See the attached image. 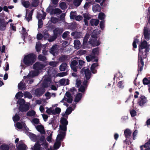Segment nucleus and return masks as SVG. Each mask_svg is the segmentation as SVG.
I'll use <instances>...</instances> for the list:
<instances>
[{
    "label": "nucleus",
    "instance_id": "obj_1",
    "mask_svg": "<svg viewBox=\"0 0 150 150\" xmlns=\"http://www.w3.org/2000/svg\"><path fill=\"white\" fill-rule=\"evenodd\" d=\"M150 45L145 40L141 42L138 45V70L141 71L144 65L143 59L147 58V55L150 50Z\"/></svg>",
    "mask_w": 150,
    "mask_h": 150
},
{
    "label": "nucleus",
    "instance_id": "obj_2",
    "mask_svg": "<svg viewBox=\"0 0 150 150\" xmlns=\"http://www.w3.org/2000/svg\"><path fill=\"white\" fill-rule=\"evenodd\" d=\"M67 115H64L61 119L58 134L53 147L54 150H57L59 148L61 145V142L64 138L67 131V126L68 124V122L67 120Z\"/></svg>",
    "mask_w": 150,
    "mask_h": 150
},
{
    "label": "nucleus",
    "instance_id": "obj_3",
    "mask_svg": "<svg viewBox=\"0 0 150 150\" xmlns=\"http://www.w3.org/2000/svg\"><path fill=\"white\" fill-rule=\"evenodd\" d=\"M81 72L83 73L84 72L85 74V78L82 84H81V82L80 78H78L76 80V86L77 87H79V91L83 93L86 90L87 86L88 80L91 77V73L88 69H83L81 71Z\"/></svg>",
    "mask_w": 150,
    "mask_h": 150
},
{
    "label": "nucleus",
    "instance_id": "obj_4",
    "mask_svg": "<svg viewBox=\"0 0 150 150\" xmlns=\"http://www.w3.org/2000/svg\"><path fill=\"white\" fill-rule=\"evenodd\" d=\"M45 64H42L40 62H37L34 64L33 65V69H35V70L30 72L27 76H24L25 79L26 78L27 79H28L27 82H28L29 81V83H31L33 82V80L30 79L29 80H29L31 78L38 75L39 72V70L43 69L48 63H45Z\"/></svg>",
    "mask_w": 150,
    "mask_h": 150
},
{
    "label": "nucleus",
    "instance_id": "obj_5",
    "mask_svg": "<svg viewBox=\"0 0 150 150\" xmlns=\"http://www.w3.org/2000/svg\"><path fill=\"white\" fill-rule=\"evenodd\" d=\"M27 135L32 141L37 142V143L35 145H39L40 147H42V144L46 143L47 145V147L48 146V144L46 142L45 138L44 136H36L35 134L30 132L28 133Z\"/></svg>",
    "mask_w": 150,
    "mask_h": 150
},
{
    "label": "nucleus",
    "instance_id": "obj_6",
    "mask_svg": "<svg viewBox=\"0 0 150 150\" xmlns=\"http://www.w3.org/2000/svg\"><path fill=\"white\" fill-rule=\"evenodd\" d=\"M100 31L98 29H96L93 31L91 34V37L90 38L88 42L92 46H96L100 44L98 39L97 38V35L100 33Z\"/></svg>",
    "mask_w": 150,
    "mask_h": 150
},
{
    "label": "nucleus",
    "instance_id": "obj_7",
    "mask_svg": "<svg viewBox=\"0 0 150 150\" xmlns=\"http://www.w3.org/2000/svg\"><path fill=\"white\" fill-rule=\"evenodd\" d=\"M99 52L100 50L98 48L93 49L91 54L86 57L87 61L88 62L92 61L93 62H98V56L99 55Z\"/></svg>",
    "mask_w": 150,
    "mask_h": 150
},
{
    "label": "nucleus",
    "instance_id": "obj_8",
    "mask_svg": "<svg viewBox=\"0 0 150 150\" xmlns=\"http://www.w3.org/2000/svg\"><path fill=\"white\" fill-rule=\"evenodd\" d=\"M35 57L33 54H29L25 56L23 59V62L27 66L32 65L35 61Z\"/></svg>",
    "mask_w": 150,
    "mask_h": 150
},
{
    "label": "nucleus",
    "instance_id": "obj_9",
    "mask_svg": "<svg viewBox=\"0 0 150 150\" xmlns=\"http://www.w3.org/2000/svg\"><path fill=\"white\" fill-rule=\"evenodd\" d=\"M17 103L19 105V109L20 111L22 112L26 111L29 110L30 104L29 103H25V102L24 99H19Z\"/></svg>",
    "mask_w": 150,
    "mask_h": 150
},
{
    "label": "nucleus",
    "instance_id": "obj_10",
    "mask_svg": "<svg viewBox=\"0 0 150 150\" xmlns=\"http://www.w3.org/2000/svg\"><path fill=\"white\" fill-rule=\"evenodd\" d=\"M42 146L40 147L39 145L36 144L34 146L33 150H54L52 147H50L47 149V145L46 143L42 144Z\"/></svg>",
    "mask_w": 150,
    "mask_h": 150
},
{
    "label": "nucleus",
    "instance_id": "obj_11",
    "mask_svg": "<svg viewBox=\"0 0 150 150\" xmlns=\"http://www.w3.org/2000/svg\"><path fill=\"white\" fill-rule=\"evenodd\" d=\"M46 108L47 109L46 112L50 114L59 115L61 111V109L59 107H57L55 109L53 110H52V108L51 107L49 108L46 107Z\"/></svg>",
    "mask_w": 150,
    "mask_h": 150
},
{
    "label": "nucleus",
    "instance_id": "obj_12",
    "mask_svg": "<svg viewBox=\"0 0 150 150\" xmlns=\"http://www.w3.org/2000/svg\"><path fill=\"white\" fill-rule=\"evenodd\" d=\"M63 29L62 28H56L53 31L54 37L52 39H50L49 40V41L50 42L53 41L56 39V36L61 34L63 32Z\"/></svg>",
    "mask_w": 150,
    "mask_h": 150
},
{
    "label": "nucleus",
    "instance_id": "obj_13",
    "mask_svg": "<svg viewBox=\"0 0 150 150\" xmlns=\"http://www.w3.org/2000/svg\"><path fill=\"white\" fill-rule=\"evenodd\" d=\"M147 101V98L144 96L141 95L137 100V104L141 106H143Z\"/></svg>",
    "mask_w": 150,
    "mask_h": 150
},
{
    "label": "nucleus",
    "instance_id": "obj_14",
    "mask_svg": "<svg viewBox=\"0 0 150 150\" xmlns=\"http://www.w3.org/2000/svg\"><path fill=\"white\" fill-rule=\"evenodd\" d=\"M67 101L69 103H71L72 101V97L69 92H67L63 99L61 101L64 102V101Z\"/></svg>",
    "mask_w": 150,
    "mask_h": 150
},
{
    "label": "nucleus",
    "instance_id": "obj_15",
    "mask_svg": "<svg viewBox=\"0 0 150 150\" xmlns=\"http://www.w3.org/2000/svg\"><path fill=\"white\" fill-rule=\"evenodd\" d=\"M33 10L29 11L28 10H26V14L25 19L28 21H31L32 18V15Z\"/></svg>",
    "mask_w": 150,
    "mask_h": 150
},
{
    "label": "nucleus",
    "instance_id": "obj_16",
    "mask_svg": "<svg viewBox=\"0 0 150 150\" xmlns=\"http://www.w3.org/2000/svg\"><path fill=\"white\" fill-rule=\"evenodd\" d=\"M148 32V28L147 27H145L144 29V38L146 41H148L150 39V33Z\"/></svg>",
    "mask_w": 150,
    "mask_h": 150
},
{
    "label": "nucleus",
    "instance_id": "obj_17",
    "mask_svg": "<svg viewBox=\"0 0 150 150\" xmlns=\"http://www.w3.org/2000/svg\"><path fill=\"white\" fill-rule=\"evenodd\" d=\"M45 90L44 88H39L35 90V94L37 96H41L45 92Z\"/></svg>",
    "mask_w": 150,
    "mask_h": 150
},
{
    "label": "nucleus",
    "instance_id": "obj_18",
    "mask_svg": "<svg viewBox=\"0 0 150 150\" xmlns=\"http://www.w3.org/2000/svg\"><path fill=\"white\" fill-rule=\"evenodd\" d=\"M21 142V141L20 142ZM16 147L17 150H26L27 146L23 143H19L18 144H17Z\"/></svg>",
    "mask_w": 150,
    "mask_h": 150
},
{
    "label": "nucleus",
    "instance_id": "obj_19",
    "mask_svg": "<svg viewBox=\"0 0 150 150\" xmlns=\"http://www.w3.org/2000/svg\"><path fill=\"white\" fill-rule=\"evenodd\" d=\"M59 82L61 86H66L69 83V81L68 79H62L59 81Z\"/></svg>",
    "mask_w": 150,
    "mask_h": 150
},
{
    "label": "nucleus",
    "instance_id": "obj_20",
    "mask_svg": "<svg viewBox=\"0 0 150 150\" xmlns=\"http://www.w3.org/2000/svg\"><path fill=\"white\" fill-rule=\"evenodd\" d=\"M77 63V61L76 60H73L71 61V63L70 64L71 67L74 71H76V65Z\"/></svg>",
    "mask_w": 150,
    "mask_h": 150
},
{
    "label": "nucleus",
    "instance_id": "obj_21",
    "mask_svg": "<svg viewBox=\"0 0 150 150\" xmlns=\"http://www.w3.org/2000/svg\"><path fill=\"white\" fill-rule=\"evenodd\" d=\"M36 128L37 130L40 133L43 134H45V131L44 130V127L42 125H38L36 127Z\"/></svg>",
    "mask_w": 150,
    "mask_h": 150
},
{
    "label": "nucleus",
    "instance_id": "obj_22",
    "mask_svg": "<svg viewBox=\"0 0 150 150\" xmlns=\"http://www.w3.org/2000/svg\"><path fill=\"white\" fill-rule=\"evenodd\" d=\"M89 35L88 34H87L85 35L83 41V46L84 48L87 47L88 44L87 40L89 37Z\"/></svg>",
    "mask_w": 150,
    "mask_h": 150
},
{
    "label": "nucleus",
    "instance_id": "obj_23",
    "mask_svg": "<svg viewBox=\"0 0 150 150\" xmlns=\"http://www.w3.org/2000/svg\"><path fill=\"white\" fill-rule=\"evenodd\" d=\"M124 134L126 139H128L130 137L131 135V131L130 129H128L124 130Z\"/></svg>",
    "mask_w": 150,
    "mask_h": 150
},
{
    "label": "nucleus",
    "instance_id": "obj_24",
    "mask_svg": "<svg viewBox=\"0 0 150 150\" xmlns=\"http://www.w3.org/2000/svg\"><path fill=\"white\" fill-rule=\"evenodd\" d=\"M7 25L4 19H0V28L1 30H4Z\"/></svg>",
    "mask_w": 150,
    "mask_h": 150
},
{
    "label": "nucleus",
    "instance_id": "obj_25",
    "mask_svg": "<svg viewBox=\"0 0 150 150\" xmlns=\"http://www.w3.org/2000/svg\"><path fill=\"white\" fill-rule=\"evenodd\" d=\"M96 63L93 64L91 67V71L92 72L93 74H95L96 73L97 71L96 70V67H97L98 65L97 63V62H96Z\"/></svg>",
    "mask_w": 150,
    "mask_h": 150
},
{
    "label": "nucleus",
    "instance_id": "obj_26",
    "mask_svg": "<svg viewBox=\"0 0 150 150\" xmlns=\"http://www.w3.org/2000/svg\"><path fill=\"white\" fill-rule=\"evenodd\" d=\"M92 9L94 12H98L100 10V7L99 5L95 4L93 6Z\"/></svg>",
    "mask_w": 150,
    "mask_h": 150
},
{
    "label": "nucleus",
    "instance_id": "obj_27",
    "mask_svg": "<svg viewBox=\"0 0 150 150\" xmlns=\"http://www.w3.org/2000/svg\"><path fill=\"white\" fill-rule=\"evenodd\" d=\"M99 21L97 19H92L90 20V23L92 26H97L98 24Z\"/></svg>",
    "mask_w": 150,
    "mask_h": 150
},
{
    "label": "nucleus",
    "instance_id": "obj_28",
    "mask_svg": "<svg viewBox=\"0 0 150 150\" xmlns=\"http://www.w3.org/2000/svg\"><path fill=\"white\" fill-rule=\"evenodd\" d=\"M74 47L75 49H79L81 47L80 41L78 40H75L74 42Z\"/></svg>",
    "mask_w": 150,
    "mask_h": 150
},
{
    "label": "nucleus",
    "instance_id": "obj_29",
    "mask_svg": "<svg viewBox=\"0 0 150 150\" xmlns=\"http://www.w3.org/2000/svg\"><path fill=\"white\" fill-rule=\"evenodd\" d=\"M57 46L56 45H54L52 47L51 49L50 50V52L53 55L55 56L57 54Z\"/></svg>",
    "mask_w": 150,
    "mask_h": 150
},
{
    "label": "nucleus",
    "instance_id": "obj_30",
    "mask_svg": "<svg viewBox=\"0 0 150 150\" xmlns=\"http://www.w3.org/2000/svg\"><path fill=\"white\" fill-rule=\"evenodd\" d=\"M24 81H22L19 83L18 84V88L21 90H24L25 88V86L24 82Z\"/></svg>",
    "mask_w": 150,
    "mask_h": 150
},
{
    "label": "nucleus",
    "instance_id": "obj_31",
    "mask_svg": "<svg viewBox=\"0 0 150 150\" xmlns=\"http://www.w3.org/2000/svg\"><path fill=\"white\" fill-rule=\"evenodd\" d=\"M82 97V94L81 93H78L76 96L74 101L76 103L79 102L81 99Z\"/></svg>",
    "mask_w": 150,
    "mask_h": 150
},
{
    "label": "nucleus",
    "instance_id": "obj_32",
    "mask_svg": "<svg viewBox=\"0 0 150 150\" xmlns=\"http://www.w3.org/2000/svg\"><path fill=\"white\" fill-rule=\"evenodd\" d=\"M16 127L18 129H21L23 127H25V123L22 122L21 123L19 122H17L16 124Z\"/></svg>",
    "mask_w": 150,
    "mask_h": 150
},
{
    "label": "nucleus",
    "instance_id": "obj_33",
    "mask_svg": "<svg viewBox=\"0 0 150 150\" xmlns=\"http://www.w3.org/2000/svg\"><path fill=\"white\" fill-rule=\"evenodd\" d=\"M67 67L66 64L63 63L59 67L60 70L62 71H64L65 70Z\"/></svg>",
    "mask_w": 150,
    "mask_h": 150
},
{
    "label": "nucleus",
    "instance_id": "obj_34",
    "mask_svg": "<svg viewBox=\"0 0 150 150\" xmlns=\"http://www.w3.org/2000/svg\"><path fill=\"white\" fill-rule=\"evenodd\" d=\"M0 149L1 150H8L9 147L8 145L3 144L0 146Z\"/></svg>",
    "mask_w": 150,
    "mask_h": 150
},
{
    "label": "nucleus",
    "instance_id": "obj_35",
    "mask_svg": "<svg viewBox=\"0 0 150 150\" xmlns=\"http://www.w3.org/2000/svg\"><path fill=\"white\" fill-rule=\"evenodd\" d=\"M46 16V14L45 13H43L42 16L41 14L38 13L37 15V18H38V20L41 19H44Z\"/></svg>",
    "mask_w": 150,
    "mask_h": 150
},
{
    "label": "nucleus",
    "instance_id": "obj_36",
    "mask_svg": "<svg viewBox=\"0 0 150 150\" xmlns=\"http://www.w3.org/2000/svg\"><path fill=\"white\" fill-rule=\"evenodd\" d=\"M124 82L122 81H119L117 84V86L119 88L123 89L124 87Z\"/></svg>",
    "mask_w": 150,
    "mask_h": 150
},
{
    "label": "nucleus",
    "instance_id": "obj_37",
    "mask_svg": "<svg viewBox=\"0 0 150 150\" xmlns=\"http://www.w3.org/2000/svg\"><path fill=\"white\" fill-rule=\"evenodd\" d=\"M106 17L105 14L103 13H100L98 15V18L100 20H103Z\"/></svg>",
    "mask_w": 150,
    "mask_h": 150
},
{
    "label": "nucleus",
    "instance_id": "obj_38",
    "mask_svg": "<svg viewBox=\"0 0 150 150\" xmlns=\"http://www.w3.org/2000/svg\"><path fill=\"white\" fill-rule=\"evenodd\" d=\"M35 112L33 110L29 111L27 113V115L28 116H33L35 115Z\"/></svg>",
    "mask_w": 150,
    "mask_h": 150
},
{
    "label": "nucleus",
    "instance_id": "obj_39",
    "mask_svg": "<svg viewBox=\"0 0 150 150\" xmlns=\"http://www.w3.org/2000/svg\"><path fill=\"white\" fill-rule=\"evenodd\" d=\"M21 3L22 5L25 8H28L29 6V3L28 1L23 0Z\"/></svg>",
    "mask_w": 150,
    "mask_h": 150
},
{
    "label": "nucleus",
    "instance_id": "obj_40",
    "mask_svg": "<svg viewBox=\"0 0 150 150\" xmlns=\"http://www.w3.org/2000/svg\"><path fill=\"white\" fill-rule=\"evenodd\" d=\"M143 83L144 85L150 84V80L148 79L146 77H145L143 80Z\"/></svg>",
    "mask_w": 150,
    "mask_h": 150
},
{
    "label": "nucleus",
    "instance_id": "obj_41",
    "mask_svg": "<svg viewBox=\"0 0 150 150\" xmlns=\"http://www.w3.org/2000/svg\"><path fill=\"white\" fill-rule=\"evenodd\" d=\"M72 110V109L71 107H69L67 109L65 112V114L64 115H66L68 116V115L71 113Z\"/></svg>",
    "mask_w": 150,
    "mask_h": 150
},
{
    "label": "nucleus",
    "instance_id": "obj_42",
    "mask_svg": "<svg viewBox=\"0 0 150 150\" xmlns=\"http://www.w3.org/2000/svg\"><path fill=\"white\" fill-rule=\"evenodd\" d=\"M23 96V93L21 92H18L15 96V97L17 99L21 98Z\"/></svg>",
    "mask_w": 150,
    "mask_h": 150
},
{
    "label": "nucleus",
    "instance_id": "obj_43",
    "mask_svg": "<svg viewBox=\"0 0 150 150\" xmlns=\"http://www.w3.org/2000/svg\"><path fill=\"white\" fill-rule=\"evenodd\" d=\"M21 33L23 35V36L24 37V39H25V37L28 35V34H27L26 30L23 27L22 28V29L21 31Z\"/></svg>",
    "mask_w": 150,
    "mask_h": 150
},
{
    "label": "nucleus",
    "instance_id": "obj_44",
    "mask_svg": "<svg viewBox=\"0 0 150 150\" xmlns=\"http://www.w3.org/2000/svg\"><path fill=\"white\" fill-rule=\"evenodd\" d=\"M36 49L38 52H39L41 50V44L40 43H37L36 45Z\"/></svg>",
    "mask_w": 150,
    "mask_h": 150
},
{
    "label": "nucleus",
    "instance_id": "obj_45",
    "mask_svg": "<svg viewBox=\"0 0 150 150\" xmlns=\"http://www.w3.org/2000/svg\"><path fill=\"white\" fill-rule=\"evenodd\" d=\"M47 76H45L43 78V80L45 82L46 84H48L50 82V78H48L46 79V77H47Z\"/></svg>",
    "mask_w": 150,
    "mask_h": 150
},
{
    "label": "nucleus",
    "instance_id": "obj_46",
    "mask_svg": "<svg viewBox=\"0 0 150 150\" xmlns=\"http://www.w3.org/2000/svg\"><path fill=\"white\" fill-rule=\"evenodd\" d=\"M139 42V40L137 39H135L134 40V41L133 42L132 45L133 47L134 48H136L137 47V45L136 43H138Z\"/></svg>",
    "mask_w": 150,
    "mask_h": 150
},
{
    "label": "nucleus",
    "instance_id": "obj_47",
    "mask_svg": "<svg viewBox=\"0 0 150 150\" xmlns=\"http://www.w3.org/2000/svg\"><path fill=\"white\" fill-rule=\"evenodd\" d=\"M76 14L75 12H71L70 14V17L71 19H74L76 17Z\"/></svg>",
    "mask_w": 150,
    "mask_h": 150
},
{
    "label": "nucleus",
    "instance_id": "obj_48",
    "mask_svg": "<svg viewBox=\"0 0 150 150\" xmlns=\"http://www.w3.org/2000/svg\"><path fill=\"white\" fill-rule=\"evenodd\" d=\"M52 133H51L46 138V140H47L49 142H52Z\"/></svg>",
    "mask_w": 150,
    "mask_h": 150
},
{
    "label": "nucleus",
    "instance_id": "obj_49",
    "mask_svg": "<svg viewBox=\"0 0 150 150\" xmlns=\"http://www.w3.org/2000/svg\"><path fill=\"white\" fill-rule=\"evenodd\" d=\"M150 146V139L144 145V147H145V148L146 149L148 148V147H150L149 146Z\"/></svg>",
    "mask_w": 150,
    "mask_h": 150
},
{
    "label": "nucleus",
    "instance_id": "obj_50",
    "mask_svg": "<svg viewBox=\"0 0 150 150\" xmlns=\"http://www.w3.org/2000/svg\"><path fill=\"white\" fill-rule=\"evenodd\" d=\"M60 6L62 9H64L67 8L66 5L65 3L62 2L60 4Z\"/></svg>",
    "mask_w": 150,
    "mask_h": 150
},
{
    "label": "nucleus",
    "instance_id": "obj_51",
    "mask_svg": "<svg viewBox=\"0 0 150 150\" xmlns=\"http://www.w3.org/2000/svg\"><path fill=\"white\" fill-rule=\"evenodd\" d=\"M50 65L53 67H55L58 65V63L56 62H51L50 63Z\"/></svg>",
    "mask_w": 150,
    "mask_h": 150
},
{
    "label": "nucleus",
    "instance_id": "obj_52",
    "mask_svg": "<svg viewBox=\"0 0 150 150\" xmlns=\"http://www.w3.org/2000/svg\"><path fill=\"white\" fill-rule=\"evenodd\" d=\"M20 117L17 114H16L13 117V120L14 122L18 121Z\"/></svg>",
    "mask_w": 150,
    "mask_h": 150
},
{
    "label": "nucleus",
    "instance_id": "obj_53",
    "mask_svg": "<svg viewBox=\"0 0 150 150\" xmlns=\"http://www.w3.org/2000/svg\"><path fill=\"white\" fill-rule=\"evenodd\" d=\"M52 12L55 14H59L61 13V10L59 9L56 8L53 10Z\"/></svg>",
    "mask_w": 150,
    "mask_h": 150
},
{
    "label": "nucleus",
    "instance_id": "obj_54",
    "mask_svg": "<svg viewBox=\"0 0 150 150\" xmlns=\"http://www.w3.org/2000/svg\"><path fill=\"white\" fill-rule=\"evenodd\" d=\"M51 21L52 23H55L58 21V20L57 18L53 17L51 18Z\"/></svg>",
    "mask_w": 150,
    "mask_h": 150
},
{
    "label": "nucleus",
    "instance_id": "obj_55",
    "mask_svg": "<svg viewBox=\"0 0 150 150\" xmlns=\"http://www.w3.org/2000/svg\"><path fill=\"white\" fill-rule=\"evenodd\" d=\"M79 69H81L82 67L84 65V62L82 60H79Z\"/></svg>",
    "mask_w": 150,
    "mask_h": 150
},
{
    "label": "nucleus",
    "instance_id": "obj_56",
    "mask_svg": "<svg viewBox=\"0 0 150 150\" xmlns=\"http://www.w3.org/2000/svg\"><path fill=\"white\" fill-rule=\"evenodd\" d=\"M38 58L39 60L41 61H45L46 60V58L45 56L41 55L38 56Z\"/></svg>",
    "mask_w": 150,
    "mask_h": 150
},
{
    "label": "nucleus",
    "instance_id": "obj_57",
    "mask_svg": "<svg viewBox=\"0 0 150 150\" xmlns=\"http://www.w3.org/2000/svg\"><path fill=\"white\" fill-rule=\"evenodd\" d=\"M24 95L26 97H27L29 98H30L32 97V96L31 94L28 92H25L24 93Z\"/></svg>",
    "mask_w": 150,
    "mask_h": 150
},
{
    "label": "nucleus",
    "instance_id": "obj_58",
    "mask_svg": "<svg viewBox=\"0 0 150 150\" xmlns=\"http://www.w3.org/2000/svg\"><path fill=\"white\" fill-rule=\"evenodd\" d=\"M67 72H63L59 73L57 74V76L60 77H63L67 75Z\"/></svg>",
    "mask_w": 150,
    "mask_h": 150
},
{
    "label": "nucleus",
    "instance_id": "obj_59",
    "mask_svg": "<svg viewBox=\"0 0 150 150\" xmlns=\"http://www.w3.org/2000/svg\"><path fill=\"white\" fill-rule=\"evenodd\" d=\"M15 25V24H14L11 23L10 24V29L13 30L14 32L16 30V27Z\"/></svg>",
    "mask_w": 150,
    "mask_h": 150
},
{
    "label": "nucleus",
    "instance_id": "obj_60",
    "mask_svg": "<svg viewBox=\"0 0 150 150\" xmlns=\"http://www.w3.org/2000/svg\"><path fill=\"white\" fill-rule=\"evenodd\" d=\"M45 95L46 97V99L47 100L50 99L51 98V93L49 92H47Z\"/></svg>",
    "mask_w": 150,
    "mask_h": 150
},
{
    "label": "nucleus",
    "instance_id": "obj_61",
    "mask_svg": "<svg viewBox=\"0 0 150 150\" xmlns=\"http://www.w3.org/2000/svg\"><path fill=\"white\" fill-rule=\"evenodd\" d=\"M32 122L35 124H38L39 122V120L38 119L34 118Z\"/></svg>",
    "mask_w": 150,
    "mask_h": 150
},
{
    "label": "nucleus",
    "instance_id": "obj_62",
    "mask_svg": "<svg viewBox=\"0 0 150 150\" xmlns=\"http://www.w3.org/2000/svg\"><path fill=\"white\" fill-rule=\"evenodd\" d=\"M83 17L84 19L86 20H89L90 18V17L88 13H85L83 14Z\"/></svg>",
    "mask_w": 150,
    "mask_h": 150
},
{
    "label": "nucleus",
    "instance_id": "obj_63",
    "mask_svg": "<svg viewBox=\"0 0 150 150\" xmlns=\"http://www.w3.org/2000/svg\"><path fill=\"white\" fill-rule=\"evenodd\" d=\"M43 34L44 37L46 39L48 37L49 35L46 30H44L43 31Z\"/></svg>",
    "mask_w": 150,
    "mask_h": 150
},
{
    "label": "nucleus",
    "instance_id": "obj_64",
    "mask_svg": "<svg viewBox=\"0 0 150 150\" xmlns=\"http://www.w3.org/2000/svg\"><path fill=\"white\" fill-rule=\"evenodd\" d=\"M137 130H135L133 133V140H135L136 139V135L137 134Z\"/></svg>",
    "mask_w": 150,
    "mask_h": 150
}]
</instances>
